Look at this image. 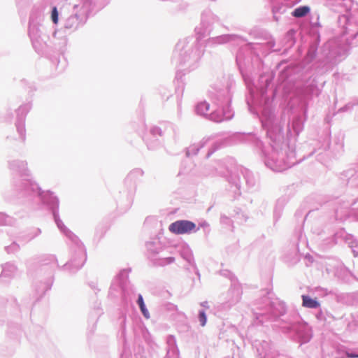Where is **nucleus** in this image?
<instances>
[{"mask_svg": "<svg viewBox=\"0 0 358 358\" xmlns=\"http://www.w3.org/2000/svg\"><path fill=\"white\" fill-rule=\"evenodd\" d=\"M138 303L139 305L140 309H141L143 315H144V317L146 318H149L150 314H149L148 310L145 308V306L144 304L143 299V297L141 295L138 296Z\"/></svg>", "mask_w": 358, "mask_h": 358, "instance_id": "20e7f679", "label": "nucleus"}, {"mask_svg": "<svg viewBox=\"0 0 358 358\" xmlns=\"http://www.w3.org/2000/svg\"><path fill=\"white\" fill-rule=\"evenodd\" d=\"M357 358H358V355H357Z\"/></svg>", "mask_w": 358, "mask_h": 358, "instance_id": "6e6552de", "label": "nucleus"}, {"mask_svg": "<svg viewBox=\"0 0 358 358\" xmlns=\"http://www.w3.org/2000/svg\"><path fill=\"white\" fill-rule=\"evenodd\" d=\"M303 306L309 308H316L320 306V303L315 300L307 296H302Z\"/></svg>", "mask_w": 358, "mask_h": 358, "instance_id": "f03ea898", "label": "nucleus"}, {"mask_svg": "<svg viewBox=\"0 0 358 358\" xmlns=\"http://www.w3.org/2000/svg\"><path fill=\"white\" fill-rule=\"evenodd\" d=\"M310 11V8L308 6H301L296 8L293 13L292 15L296 17H302L306 16Z\"/></svg>", "mask_w": 358, "mask_h": 358, "instance_id": "7ed1b4c3", "label": "nucleus"}, {"mask_svg": "<svg viewBox=\"0 0 358 358\" xmlns=\"http://www.w3.org/2000/svg\"><path fill=\"white\" fill-rule=\"evenodd\" d=\"M347 356H348V357H350V358H357V355H355V354L348 353Z\"/></svg>", "mask_w": 358, "mask_h": 358, "instance_id": "0eeeda50", "label": "nucleus"}, {"mask_svg": "<svg viewBox=\"0 0 358 358\" xmlns=\"http://www.w3.org/2000/svg\"><path fill=\"white\" fill-rule=\"evenodd\" d=\"M52 20L55 24H57L58 22V12L56 7H54L52 10L51 13Z\"/></svg>", "mask_w": 358, "mask_h": 358, "instance_id": "39448f33", "label": "nucleus"}, {"mask_svg": "<svg viewBox=\"0 0 358 358\" xmlns=\"http://www.w3.org/2000/svg\"><path fill=\"white\" fill-rule=\"evenodd\" d=\"M206 315L203 311L199 313V321L201 322V326H205L206 323Z\"/></svg>", "mask_w": 358, "mask_h": 358, "instance_id": "423d86ee", "label": "nucleus"}, {"mask_svg": "<svg viewBox=\"0 0 358 358\" xmlns=\"http://www.w3.org/2000/svg\"><path fill=\"white\" fill-rule=\"evenodd\" d=\"M196 224L188 220H178L171 223L169 229L171 232L176 234H188L194 230Z\"/></svg>", "mask_w": 358, "mask_h": 358, "instance_id": "f257e3e1", "label": "nucleus"}]
</instances>
